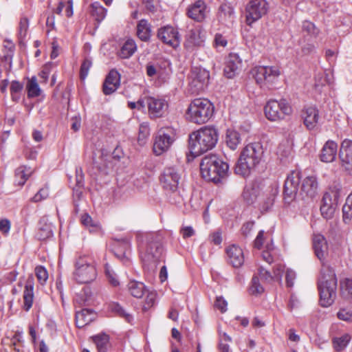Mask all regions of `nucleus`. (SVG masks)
<instances>
[{"label":"nucleus","mask_w":352,"mask_h":352,"mask_svg":"<svg viewBox=\"0 0 352 352\" xmlns=\"http://www.w3.org/2000/svg\"><path fill=\"white\" fill-rule=\"evenodd\" d=\"M218 139L219 133L217 129L209 126L201 127L189 135L190 152L199 155L211 150L217 144Z\"/></svg>","instance_id":"obj_3"},{"label":"nucleus","mask_w":352,"mask_h":352,"mask_svg":"<svg viewBox=\"0 0 352 352\" xmlns=\"http://www.w3.org/2000/svg\"><path fill=\"white\" fill-rule=\"evenodd\" d=\"M338 145L332 140H328L323 146L320 159L322 162L329 163L334 161L337 155Z\"/></svg>","instance_id":"obj_25"},{"label":"nucleus","mask_w":352,"mask_h":352,"mask_svg":"<svg viewBox=\"0 0 352 352\" xmlns=\"http://www.w3.org/2000/svg\"><path fill=\"white\" fill-rule=\"evenodd\" d=\"M34 280L32 276H28L23 291V309L28 311L33 305L34 301Z\"/></svg>","instance_id":"obj_24"},{"label":"nucleus","mask_w":352,"mask_h":352,"mask_svg":"<svg viewBox=\"0 0 352 352\" xmlns=\"http://www.w3.org/2000/svg\"><path fill=\"white\" fill-rule=\"evenodd\" d=\"M29 26V22L28 19H22L19 23V36L21 38H23L26 36L28 29Z\"/></svg>","instance_id":"obj_55"},{"label":"nucleus","mask_w":352,"mask_h":352,"mask_svg":"<svg viewBox=\"0 0 352 352\" xmlns=\"http://www.w3.org/2000/svg\"><path fill=\"white\" fill-rule=\"evenodd\" d=\"M98 352H107L109 345V337L105 333H101L92 337Z\"/></svg>","instance_id":"obj_35"},{"label":"nucleus","mask_w":352,"mask_h":352,"mask_svg":"<svg viewBox=\"0 0 352 352\" xmlns=\"http://www.w3.org/2000/svg\"><path fill=\"white\" fill-rule=\"evenodd\" d=\"M120 85V74L116 69H111L107 76L102 85L104 95H110L115 92Z\"/></svg>","instance_id":"obj_18"},{"label":"nucleus","mask_w":352,"mask_h":352,"mask_svg":"<svg viewBox=\"0 0 352 352\" xmlns=\"http://www.w3.org/2000/svg\"><path fill=\"white\" fill-rule=\"evenodd\" d=\"M49 195V190L47 187L42 188L32 198V201L39 202L46 199Z\"/></svg>","instance_id":"obj_53"},{"label":"nucleus","mask_w":352,"mask_h":352,"mask_svg":"<svg viewBox=\"0 0 352 352\" xmlns=\"http://www.w3.org/2000/svg\"><path fill=\"white\" fill-rule=\"evenodd\" d=\"M304 124L308 129H314L319 119L318 110L314 107H306L302 113Z\"/></svg>","instance_id":"obj_27"},{"label":"nucleus","mask_w":352,"mask_h":352,"mask_svg":"<svg viewBox=\"0 0 352 352\" xmlns=\"http://www.w3.org/2000/svg\"><path fill=\"white\" fill-rule=\"evenodd\" d=\"M342 195V188L340 184L332 185L324 194L320 206L321 214L324 218L329 219L333 217Z\"/></svg>","instance_id":"obj_8"},{"label":"nucleus","mask_w":352,"mask_h":352,"mask_svg":"<svg viewBox=\"0 0 352 352\" xmlns=\"http://www.w3.org/2000/svg\"><path fill=\"white\" fill-rule=\"evenodd\" d=\"M112 312L117 314L119 316L124 318L127 322H131L133 316L126 313V311L117 302H113L109 306Z\"/></svg>","instance_id":"obj_44"},{"label":"nucleus","mask_w":352,"mask_h":352,"mask_svg":"<svg viewBox=\"0 0 352 352\" xmlns=\"http://www.w3.org/2000/svg\"><path fill=\"white\" fill-rule=\"evenodd\" d=\"M141 258L144 267L148 271H154L160 262L164 261V249L159 234L148 235L146 250L142 253Z\"/></svg>","instance_id":"obj_6"},{"label":"nucleus","mask_w":352,"mask_h":352,"mask_svg":"<svg viewBox=\"0 0 352 352\" xmlns=\"http://www.w3.org/2000/svg\"><path fill=\"white\" fill-rule=\"evenodd\" d=\"M3 46H4V47L6 49L8 50V52H7L6 54H5L3 56V58L6 60L11 61V59H12V57L13 51H14V45L12 42L5 41Z\"/></svg>","instance_id":"obj_56"},{"label":"nucleus","mask_w":352,"mask_h":352,"mask_svg":"<svg viewBox=\"0 0 352 352\" xmlns=\"http://www.w3.org/2000/svg\"><path fill=\"white\" fill-rule=\"evenodd\" d=\"M214 305L221 313L227 311L228 302L222 296L217 297Z\"/></svg>","instance_id":"obj_54"},{"label":"nucleus","mask_w":352,"mask_h":352,"mask_svg":"<svg viewBox=\"0 0 352 352\" xmlns=\"http://www.w3.org/2000/svg\"><path fill=\"white\" fill-rule=\"evenodd\" d=\"M351 337L349 334L345 333L339 338H335L333 339V344L334 349L338 351L344 350L348 345Z\"/></svg>","instance_id":"obj_41"},{"label":"nucleus","mask_w":352,"mask_h":352,"mask_svg":"<svg viewBox=\"0 0 352 352\" xmlns=\"http://www.w3.org/2000/svg\"><path fill=\"white\" fill-rule=\"evenodd\" d=\"M227 254L230 263L234 267H239L244 263V255L242 249L236 245H232L227 249Z\"/></svg>","instance_id":"obj_26"},{"label":"nucleus","mask_w":352,"mask_h":352,"mask_svg":"<svg viewBox=\"0 0 352 352\" xmlns=\"http://www.w3.org/2000/svg\"><path fill=\"white\" fill-rule=\"evenodd\" d=\"M181 175L175 167L164 168L160 177V182L163 188L168 193L177 194Z\"/></svg>","instance_id":"obj_13"},{"label":"nucleus","mask_w":352,"mask_h":352,"mask_svg":"<svg viewBox=\"0 0 352 352\" xmlns=\"http://www.w3.org/2000/svg\"><path fill=\"white\" fill-rule=\"evenodd\" d=\"M300 174L298 172L293 171L287 177L283 189L284 199L289 203L296 196L300 184Z\"/></svg>","instance_id":"obj_14"},{"label":"nucleus","mask_w":352,"mask_h":352,"mask_svg":"<svg viewBox=\"0 0 352 352\" xmlns=\"http://www.w3.org/2000/svg\"><path fill=\"white\" fill-rule=\"evenodd\" d=\"M26 88L28 91V96L29 98L37 97L41 94V89L35 76L32 77V78L28 82Z\"/></svg>","instance_id":"obj_40"},{"label":"nucleus","mask_w":352,"mask_h":352,"mask_svg":"<svg viewBox=\"0 0 352 352\" xmlns=\"http://www.w3.org/2000/svg\"><path fill=\"white\" fill-rule=\"evenodd\" d=\"M208 12L209 9L204 0H197L187 9L188 16L197 22L204 21Z\"/></svg>","instance_id":"obj_16"},{"label":"nucleus","mask_w":352,"mask_h":352,"mask_svg":"<svg viewBox=\"0 0 352 352\" xmlns=\"http://www.w3.org/2000/svg\"><path fill=\"white\" fill-rule=\"evenodd\" d=\"M340 287L352 296V278H345L340 281Z\"/></svg>","instance_id":"obj_62"},{"label":"nucleus","mask_w":352,"mask_h":352,"mask_svg":"<svg viewBox=\"0 0 352 352\" xmlns=\"http://www.w3.org/2000/svg\"><path fill=\"white\" fill-rule=\"evenodd\" d=\"M343 220L346 222V220H350L352 217V206L345 203L342 208Z\"/></svg>","instance_id":"obj_64"},{"label":"nucleus","mask_w":352,"mask_h":352,"mask_svg":"<svg viewBox=\"0 0 352 352\" xmlns=\"http://www.w3.org/2000/svg\"><path fill=\"white\" fill-rule=\"evenodd\" d=\"M318 184L315 176H308L305 177L301 186V194L303 197L313 199L318 194Z\"/></svg>","instance_id":"obj_23"},{"label":"nucleus","mask_w":352,"mask_h":352,"mask_svg":"<svg viewBox=\"0 0 352 352\" xmlns=\"http://www.w3.org/2000/svg\"><path fill=\"white\" fill-rule=\"evenodd\" d=\"M264 151L260 143L246 145L242 150L234 168V173L243 177L248 176L250 172L260 164Z\"/></svg>","instance_id":"obj_2"},{"label":"nucleus","mask_w":352,"mask_h":352,"mask_svg":"<svg viewBox=\"0 0 352 352\" xmlns=\"http://www.w3.org/2000/svg\"><path fill=\"white\" fill-rule=\"evenodd\" d=\"M302 30L304 32H306L312 37H316L319 34V30L313 23L309 21H303Z\"/></svg>","instance_id":"obj_47"},{"label":"nucleus","mask_w":352,"mask_h":352,"mask_svg":"<svg viewBox=\"0 0 352 352\" xmlns=\"http://www.w3.org/2000/svg\"><path fill=\"white\" fill-rule=\"evenodd\" d=\"M258 274L261 278L266 282H271L273 280L274 277L270 272L265 270L263 267H260L258 270Z\"/></svg>","instance_id":"obj_60"},{"label":"nucleus","mask_w":352,"mask_h":352,"mask_svg":"<svg viewBox=\"0 0 352 352\" xmlns=\"http://www.w3.org/2000/svg\"><path fill=\"white\" fill-rule=\"evenodd\" d=\"M214 106L206 98H195L189 104L186 115L193 123L201 124L207 122L213 116Z\"/></svg>","instance_id":"obj_7"},{"label":"nucleus","mask_w":352,"mask_h":352,"mask_svg":"<svg viewBox=\"0 0 352 352\" xmlns=\"http://www.w3.org/2000/svg\"><path fill=\"white\" fill-rule=\"evenodd\" d=\"M34 272L39 283L44 285L48 279V272L47 270L44 267L38 265L35 267Z\"/></svg>","instance_id":"obj_49"},{"label":"nucleus","mask_w":352,"mask_h":352,"mask_svg":"<svg viewBox=\"0 0 352 352\" xmlns=\"http://www.w3.org/2000/svg\"><path fill=\"white\" fill-rule=\"evenodd\" d=\"M128 291L135 298H140L147 292L144 284L140 281L131 280L127 285Z\"/></svg>","instance_id":"obj_31"},{"label":"nucleus","mask_w":352,"mask_h":352,"mask_svg":"<svg viewBox=\"0 0 352 352\" xmlns=\"http://www.w3.org/2000/svg\"><path fill=\"white\" fill-rule=\"evenodd\" d=\"M241 138L239 133L232 129H228L226 134L225 142L231 149L235 150L241 144Z\"/></svg>","instance_id":"obj_32"},{"label":"nucleus","mask_w":352,"mask_h":352,"mask_svg":"<svg viewBox=\"0 0 352 352\" xmlns=\"http://www.w3.org/2000/svg\"><path fill=\"white\" fill-rule=\"evenodd\" d=\"M147 294L145 302L143 305V310L147 311L148 309L152 307L155 302L156 299V294L153 292H146Z\"/></svg>","instance_id":"obj_50"},{"label":"nucleus","mask_w":352,"mask_h":352,"mask_svg":"<svg viewBox=\"0 0 352 352\" xmlns=\"http://www.w3.org/2000/svg\"><path fill=\"white\" fill-rule=\"evenodd\" d=\"M81 126V118L79 115L75 116L71 118V129L76 132Z\"/></svg>","instance_id":"obj_61"},{"label":"nucleus","mask_w":352,"mask_h":352,"mask_svg":"<svg viewBox=\"0 0 352 352\" xmlns=\"http://www.w3.org/2000/svg\"><path fill=\"white\" fill-rule=\"evenodd\" d=\"M342 166L347 170L352 168V141L345 139L341 144L339 153Z\"/></svg>","instance_id":"obj_20"},{"label":"nucleus","mask_w":352,"mask_h":352,"mask_svg":"<svg viewBox=\"0 0 352 352\" xmlns=\"http://www.w3.org/2000/svg\"><path fill=\"white\" fill-rule=\"evenodd\" d=\"M52 236V226L47 223L45 218H42L39 221V227L36 236L39 240H45Z\"/></svg>","instance_id":"obj_34"},{"label":"nucleus","mask_w":352,"mask_h":352,"mask_svg":"<svg viewBox=\"0 0 352 352\" xmlns=\"http://www.w3.org/2000/svg\"><path fill=\"white\" fill-rule=\"evenodd\" d=\"M81 222L90 232H98L101 226L97 221H94L88 214L85 213L81 217Z\"/></svg>","instance_id":"obj_38"},{"label":"nucleus","mask_w":352,"mask_h":352,"mask_svg":"<svg viewBox=\"0 0 352 352\" xmlns=\"http://www.w3.org/2000/svg\"><path fill=\"white\" fill-rule=\"evenodd\" d=\"M229 165L216 155H208L202 158L200 170L202 177L215 184L219 183L228 173Z\"/></svg>","instance_id":"obj_4"},{"label":"nucleus","mask_w":352,"mask_h":352,"mask_svg":"<svg viewBox=\"0 0 352 352\" xmlns=\"http://www.w3.org/2000/svg\"><path fill=\"white\" fill-rule=\"evenodd\" d=\"M30 174L31 170L30 168H28L24 166H19L15 170L16 182H17L19 185H23Z\"/></svg>","instance_id":"obj_39"},{"label":"nucleus","mask_w":352,"mask_h":352,"mask_svg":"<svg viewBox=\"0 0 352 352\" xmlns=\"http://www.w3.org/2000/svg\"><path fill=\"white\" fill-rule=\"evenodd\" d=\"M338 318L340 320L350 322L352 321V312L347 311L346 309H340L338 312Z\"/></svg>","instance_id":"obj_59"},{"label":"nucleus","mask_w":352,"mask_h":352,"mask_svg":"<svg viewBox=\"0 0 352 352\" xmlns=\"http://www.w3.org/2000/svg\"><path fill=\"white\" fill-rule=\"evenodd\" d=\"M97 263L90 254H80L74 261L73 278L80 284H88L98 276Z\"/></svg>","instance_id":"obj_5"},{"label":"nucleus","mask_w":352,"mask_h":352,"mask_svg":"<svg viewBox=\"0 0 352 352\" xmlns=\"http://www.w3.org/2000/svg\"><path fill=\"white\" fill-rule=\"evenodd\" d=\"M258 190L256 188H245L243 192V197L248 204H254L258 197Z\"/></svg>","instance_id":"obj_42"},{"label":"nucleus","mask_w":352,"mask_h":352,"mask_svg":"<svg viewBox=\"0 0 352 352\" xmlns=\"http://www.w3.org/2000/svg\"><path fill=\"white\" fill-rule=\"evenodd\" d=\"M257 84L262 88H270L280 76V70L274 66H259L252 69Z\"/></svg>","instance_id":"obj_9"},{"label":"nucleus","mask_w":352,"mask_h":352,"mask_svg":"<svg viewBox=\"0 0 352 352\" xmlns=\"http://www.w3.org/2000/svg\"><path fill=\"white\" fill-rule=\"evenodd\" d=\"M234 19V9L228 4H222L218 12V20L226 25L232 24Z\"/></svg>","instance_id":"obj_28"},{"label":"nucleus","mask_w":352,"mask_h":352,"mask_svg":"<svg viewBox=\"0 0 352 352\" xmlns=\"http://www.w3.org/2000/svg\"><path fill=\"white\" fill-rule=\"evenodd\" d=\"M191 77L192 78V84L199 91L207 86L210 74L209 72L204 68L195 67L192 69Z\"/></svg>","instance_id":"obj_21"},{"label":"nucleus","mask_w":352,"mask_h":352,"mask_svg":"<svg viewBox=\"0 0 352 352\" xmlns=\"http://www.w3.org/2000/svg\"><path fill=\"white\" fill-rule=\"evenodd\" d=\"M137 50V45L135 41L132 38L127 39L123 45L122 46L118 56L121 58H129Z\"/></svg>","instance_id":"obj_33"},{"label":"nucleus","mask_w":352,"mask_h":352,"mask_svg":"<svg viewBox=\"0 0 352 352\" xmlns=\"http://www.w3.org/2000/svg\"><path fill=\"white\" fill-rule=\"evenodd\" d=\"M107 12V9L102 7L99 2H94L91 5V15L98 23H100L105 18Z\"/></svg>","instance_id":"obj_36"},{"label":"nucleus","mask_w":352,"mask_h":352,"mask_svg":"<svg viewBox=\"0 0 352 352\" xmlns=\"http://www.w3.org/2000/svg\"><path fill=\"white\" fill-rule=\"evenodd\" d=\"M11 228V223L8 219H2L0 220V232L3 234H8Z\"/></svg>","instance_id":"obj_57"},{"label":"nucleus","mask_w":352,"mask_h":352,"mask_svg":"<svg viewBox=\"0 0 352 352\" xmlns=\"http://www.w3.org/2000/svg\"><path fill=\"white\" fill-rule=\"evenodd\" d=\"M94 318V314L91 309H82L76 312V324L78 328H82L89 324Z\"/></svg>","instance_id":"obj_30"},{"label":"nucleus","mask_w":352,"mask_h":352,"mask_svg":"<svg viewBox=\"0 0 352 352\" xmlns=\"http://www.w3.org/2000/svg\"><path fill=\"white\" fill-rule=\"evenodd\" d=\"M249 292L254 296L261 295L264 292L263 287L260 284L259 278L257 276H254L251 280V285L249 288Z\"/></svg>","instance_id":"obj_45"},{"label":"nucleus","mask_w":352,"mask_h":352,"mask_svg":"<svg viewBox=\"0 0 352 352\" xmlns=\"http://www.w3.org/2000/svg\"><path fill=\"white\" fill-rule=\"evenodd\" d=\"M292 109L285 99L279 101L270 100L265 107L266 118L272 121L283 119L286 115L292 113Z\"/></svg>","instance_id":"obj_10"},{"label":"nucleus","mask_w":352,"mask_h":352,"mask_svg":"<svg viewBox=\"0 0 352 352\" xmlns=\"http://www.w3.org/2000/svg\"><path fill=\"white\" fill-rule=\"evenodd\" d=\"M241 67L242 60L239 55L237 53H230L224 68L225 76L228 78H232L239 73Z\"/></svg>","instance_id":"obj_19"},{"label":"nucleus","mask_w":352,"mask_h":352,"mask_svg":"<svg viewBox=\"0 0 352 352\" xmlns=\"http://www.w3.org/2000/svg\"><path fill=\"white\" fill-rule=\"evenodd\" d=\"M137 36L142 41L147 42L151 37V25L146 19H141L137 24Z\"/></svg>","instance_id":"obj_29"},{"label":"nucleus","mask_w":352,"mask_h":352,"mask_svg":"<svg viewBox=\"0 0 352 352\" xmlns=\"http://www.w3.org/2000/svg\"><path fill=\"white\" fill-rule=\"evenodd\" d=\"M150 135V129L147 124L143 123L140 124L139 128V133L138 141L140 145H144L146 143V140Z\"/></svg>","instance_id":"obj_46"},{"label":"nucleus","mask_w":352,"mask_h":352,"mask_svg":"<svg viewBox=\"0 0 352 352\" xmlns=\"http://www.w3.org/2000/svg\"><path fill=\"white\" fill-rule=\"evenodd\" d=\"M77 181V187L74 188L73 190V199H74V204L75 207V210L77 212L78 210V201H80L82 197V190L81 188V186H82V182L79 180L78 179H76Z\"/></svg>","instance_id":"obj_48"},{"label":"nucleus","mask_w":352,"mask_h":352,"mask_svg":"<svg viewBox=\"0 0 352 352\" xmlns=\"http://www.w3.org/2000/svg\"><path fill=\"white\" fill-rule=\"evenodd\" d=\"M175 140V133L171 128L160 129L155 136L153 144V151L157 155L168 150Z\"/></svg>","instance_id":"obj_12"},{"label":"nucleus","mask_w":352,"mask_h":352,"mask_svg":"<svg viewBox=\"0 0 352 352\" xmlns=\"http://www.w3.org/2000/svg\"><path fill=\"white\" fill-rule=\"evenodd\" d=\"M205 41V32L200 28L191 30L186 38L185 45L192 50L195 47H201Z\"/></svg>","instance_id":"obj_22"},{"label":"nucleus","mask_w":352,"mask_h":352,"mask_svg":"<svg viewBox=\"0 0 352 352\" xmlns=\"http://www.w3.org/2000/svg\"><path fill=\"white\" fill-rule=\"evenodd\" d=\"M146 103L151 118L162 117L168 109L167 102L162 98L148 96L146 97Z\"/></svg>","instance_id":"obj_15"},{"label":"nucleus","mask_w":352,"mask_h":352,"mask_svg":"<svg viewBox=\"0 0 352 352\" xmlns=\"http://www.w3.org/2000/svg\"><path fill=\"white\" fill-rule=\"evenodd\" d=\"M181 234L184 239L189 238L192 236L195 232L191 226H184L181 228Z\"/></svg>","instance_id":"obj_63"},{"label":"nucleus","mask_w":352,"mask_h":352,"mask_svg":"<svg viewBox=\"0 0 352 352\" xmlns=\"http://www.w3.org/2000/svg\"><path fill=\"white\" fill-rule=\"evenodd\" d=\"M313 248L322 265L318 280L320 302L322 307H327L332 305L336 299L337 278L333 270L326 261L329 248L325 237L322 234H315L313 238Z\"/></svg>","instance_id":"obj_1"},{"label":"nucleus","mask_w":352,"mask_h":352,"mask_svg":"<svg viewBox=\"0 0 352 352\" xmlns=\"http://www.w3.org/2000/svg\"><path fill=\"white\" fill-rule=\"evenodd\" d=\"M92 63L89 58H85L80 66V76L82 80H85L88 75L89 70L91 67Z\"/></svg>","instance_id":"obj_51"},{"label":"nucleus","mask_w":352,"mask_h":352,"mask_svg":"<svg viewBox=\"0 0 352 352\" xmlns=\"http://www.w3.org/2000/svg\"><path fill=\"white\" fill-rule=\"evenodd\" d=\"M104 272L106 277L111 285L113 287H117L120 285L117 274L108 263L104 265Z\"/></svg>","instance_id":"obj_43"},{"label":"nucleus","mask_w":352,"mask_h":352,"mask_svg":"<svg viewBox=\"0 0 352 352\" xmlns=\"http://www.w3.org/2000/svg\"><path fill=\"white\" fill-rule=\"evenodd\" d=\"M269 5L266 0H250L245 7V17L248 25H251L265 16Z\"/></svg>","instance_id":"obj_11"},{"label":"nucleus","mask_w":352,"mask_h":352,"mask_svg":"<svg viewBox=\"0 0 352 352\" xmlns=\"http://www.w3.org/2000/svg\"><path fill=\"white\" fill-rule=\"evenodd\" d=\"M157 37L164 43L174 48L177 47L179 44V33L177 30L172 26H165L159 29Z\"/></svg>","instance_id":"obj_17"},{"label":"nucleus","mask_w":352,"mask_h":352,"mask_svg":"<svg viewBox=\"0 0 352 352\" xmlns=\"http://www.w3.org/2000/svg\"><path fill=\"white\" fill-rule=\"evenodd\" d=\"M278 192V190L277 188L270 190L269 193L265 195L261 204V208L262 210L267 212L272 207Z\"/></svg>","instance_id":"obj_37"},{"label":"nucleus","mask_w":352,"mask_h":352,"mask_svg":"<svg viewBox=\"0 0 352 352\" xmlns=\"http://www.w3.org/2000/svg\"><path fill=\"white\" fill-rule=\"evenodd\" d=\"M296 278V272L292 270H287L286 272V285L288 287H292L294 286V280Z\"/></svg>","instance_id":"obj_58"},{"label":"nucleus","mask_w":352,"mask_h":352,"mask_svg":"<svg viewBox=\"0 0 352 352\" xmlns=\"http://www.w3.org/2000/svg\"><path fill=\"white\" fill-rule=\"evenodd\" d=\"M228 44V41L221 34L217 33L214 35L213 45L216 48L225 47Z\"/></svg>","instance_id":"obj_52"}]
</instances>
